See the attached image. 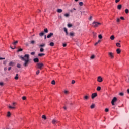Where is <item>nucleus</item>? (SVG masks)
<instances>
[{
	"label": "nucleus",
	"mask_w": 129,
	"mask_h": 129,
	"mask_svg": "<svg viewBox=\"0 0 129 129\" xmlns=\"http://www.w3.org/2000/svg\"><path fill=\"white\" fill-rule=\"evenodd\" d=\"M46 39H47V36L46 35H45L44 39L46 40Z\"/></svg>",
	"instance_id": "nucleus-60"
},
{
	"label": "nucleus",
	"mask_w": 129,
	"mask_h": 129,
	"mask_svg": "<svg viewBox=\"0 0 129 129\" xmlns=\"http://www.w3.org/2000/svg\"><path fill=\"white\" fill-rule=\"evenodd\" d=\"M40 73V70H38L36 72V75H38V74Z\"/></svg>",
	"instance_id": "nucleus-40"
},
{
	"label": "nucleus",
	"mask_w": 129,
	"mask_h": 129,
	"mask_svg": "<svg viewBox=\"0 0 129 129\" xmlns=\"http://www.w3.org/2000/svg\"><path fill=\"white\" fill-rule=\"evenodd\" d=\"M42 118H43V119H44L45 120H46V119H47V117H46V115H43L42 116Z\"/></svg>",
	"instance_id": "nucleus-24"
},
{
	"label": "nucleus",
	"mask_w": 129,
	"mask_h": 129,
	"mask_svg": "<svg viewBox=\"0 0 129 129\" xmlns=\"http://www.w3.org/2000/svg\"><path fill=\"white\" fill-rule=\"evenodd\" d=\"M6 70H7V68H4V71H6Z\"/></svg>",
	"instance_id": "nucleus-63"
},
{
	"label": "nucleus",
	"mask_w": 129,
	"mask_h": 129,
	"mask_svg": "<svg viewBox=\"0 0 129 129\" xmlns=\"http://www.w3.org/2000/svg\"><path fill=\"white\" fill-rule=\"evenodd\" d=\"M120 19H121V20H124V18L123 17H121Z\"/></svg>",
	"instance_id": "nucleus-55"
},
{
	"label": "nucleus",
	"mask_w": 129,
	"mask_h": 129,
	"mask_svg": "<svg viewBox=\"0 0 129 129\" xmlns=\"http://www.w3.org/2000/svg\"><path fill=\"white\" fill-rule=\"evenodd\" d=\"M100 42H101L100 40H99L98 41V42H96V43L95 44V46H96V45H98V44H99V43H100Z\"/></svg>",
	"instance_id": "nucleus-32"
},
{
	"label": "nucleus",
	"mask_w": 129,
	"mask_h": 129,
	"mask_svg": "<svg viewBox=\"0 0 129 129\" xmlns=\"http://www.w3.org/2000/svg\"><path fill=\"white\" fill-rule=\"evenodd\" d=\"M38 56H39V57H43V56H45V54H44V53H39Z\"/></svg>",
	"instance_id": "nucleus-21"
},
{
	"label": "nucleus",
	"mask_w": 129,
	"mask_h": 129,
	"mask_svg": "<svg viewBox=\"0 0 129 129\" xmlns=\"http://www.w3.org/2000/svg\"><path fill=\"white\" fill-rule=\"evenodd\" d=\"M67 46V44H66V43H63V47H65Z\"/></svg>",
	"instance_id": "nucleus-53"
},
{
	"label": "nucleus",
	"mask_w": 129,
	"mask_h": 129,
	"mask_svg": "<svg viewBox=\"0 0 129 129\" xmlns=\"http://www.w3.org/2000/svg\"><path fill=\"white\" fill-rule=\"evenodd\" d=\"M33 61L35 63H38L39 62V58H36L33 59Z\"/></svg>",
	"instance_id": "nucleus-12"
},
{
	"label": "nucleus",
	"mask_w": 129,
	"mask_h": 129,
	"mask_svg": "<svg viewBox=\"0 0 129 129\" xmlns=\"http://www.w3.org/2000/svg\"><path fill=\"white\" fill-rule=\"evenodd\" d=\"M121 8H122V6L121 5H118L117 6L118 10H121Z\"/></svg>",
	"instance_id": "nucleus-17"
},
{
	"label": "nucleus",
	"mask_w": 129,
	"mask_h": 129,
	"mask_svg": "<svg viewBox=\"0 0 129 129\" xmlns=\"http://www.w3.org/2000/svg\"><path fill=\"white\" fill-rule=\"evenodd\" d=\"M96 96H97V93H93L91 95L92 99H94V98H95Z\"/></svg>",
	"instance_id": "nucleus-9"
},
{
	"label": "nucleus",
	"mask_w": 129,
	"mask_h": 129,
	"mask_svg": "<svg viewBox=\"0 0 129 129\" xmlns=\"http://www.w3.org/2000/svg\"><path fill=\"white\" fill-rule=\"evenodd\" d=\"M7 116V117H10V116H11V112H8Z\"/></svg>",
	"instance_id": "nucleus-27"
},
{
	"label": "nucleus",
	"mask_w": 129,
	"mask_h": 129,
	"mask_svg": "<svg viewBox=\"0 0 129 129\" xmlns=\"http://www.w3.org/2000/svg\"><path fill=\"white\" fill-rule=\"evenodd\" d=\"M69 14L68 13H66L64 14V16L66 17V18H68L69 17Z\"/></svg>",
	"instance_id": "nucleus-31"
},
{
	"label": "nucleus",
	"mask_w": 129,
	"mask_h": 129,
	"mask_svg": "<svg viewBox=\"0 0 129 129\" xmlns=\"http://www.w3.org/2000/svg\"><path fill=\"white\" fill-rule=\"evenodd\" d=\"M116 52H117V54H120V52H121V50H120V49L118 48L116 50Z\"/></svg>",
	"instance_id": "nucleus-18"
},
{
	"label": "nucleus",
	"mask_w": 129,
	"mask_h": 129,
	"mask_svg": "<svg viewBox=\"0 0 129 129\" xmlns=\"http://www.w3.org/2000/svg\"><path fill=\"white\" fill-rule=\"evenodd\" d=\"M84 100H88L89 99V95L87 94L83 97Z\"/></svg>",
	"instance_id": "nucleus-8"
},
{
	"label": "nucleus",
	"mask_w": 129,
	"mask_h": 129,
	"mask_svg": "<svg viewBox=\"0 0 129 129\" xmlns=\"http://www.w3.org/2000/svg\"><path fill=\"white\" fill-rule=\"evenodd\" d=\"M44 32H41L40 33H39V36H40V37L43 36V35H44Z\"/></svg>",
	"instance_id": "nucleus-36"
},
{
	"label": "nucleus",
	"mask_w": 129,
	"mask_h": 129,
	"mask_svg": "<svg viewBox=\"0 0 129 129\" xmlns=\"http://www.w3.org/2000/svg\"><path fill=\"white\" fill-rule=\"evenodd\" d=\"M75 83V80H73L72 81V84H74Z\"/></svg>",
	"instance_id": "nucleus-48"
},
{
	"label": "nucleus",
	"mask_w": 129,
	"mask_h": 129,
	"mask_svg": "<svg viewBox=\"0 0 129 129\" xmlns=\"http://www.w3.org/2000/svg\"><path fill=\"white\" fill-rule=\"evenodd\" d=\"M68 92H69L68 91H67V90L64 91L65 94H68Z\"/></svg>",
	"instance_id": "nucleus-54"
},
{
	"label": "nucleus",
	"mask_w": 129,
	"mask_h": 129,
	"mask_svg": "<svg viewBox=\"0 0 129 129\" xmlns=\"http://www.w3.org/2000/svg\"><path fill=\"white\" fill-rule=\"evenodd\" d=\"M45 46H46V44L45 43H42V44H40L39 45V47L40 48H43V47H45Z\"/></svg>",
	"instance_id": "nucleus-13"
},
{
	"label": "nucleus",
	"mask_w": 129,
	"mask_h": 129,
	"mask_svg": "<svg viewBox=\"0 0 129 129\" xmlns=\"http://www.w3.org/2000/svg\"><path fill=\"white\" fill-rule=\"evenodd\" d=\"M51 84H52L53 85H55V84H56V82L55 81V80H53L51 82Z\"/></svg>",
	"instance_id": "nucleus-30"
},
{
	"label": "nucleus",
	"mask_w": 129,
	"mask_h": 129,
	"mask_svg": "<svg viewBox=\"0 0 129 129\" xmlns=\"http://www.w3.org/2000/svg\"><path fill=\"white\" fill-rule=\"evenodd\" d=\"M127 92H128V93H129V89L127 90Z\"/></svg>",
	"instance_id": "nucleus-61"
},
{
	"label": "nucleus",
	"mask_w": 129,
	"mask_h": 129,
	"mask_svg": "<svg viewBox=\"0 0 129 129\" xmlns=\"http://www.w3.org/2000/svg\"><path fill=\"white\" fill-rule=\"evenodd\" d=\"M57 13H62L63 10L61 9H58L57 10Z\"/></svg>",
	"instance_id": "nucleus-20"
},
{
	"label": "nucleus",
	"mask_w": 129,
	"mask_h": 129,
	"mask_svg": "<svg viewBox=\"0 0 129 129\" xmlns=\"http://www.w3.org/2000/svg\"><path fill=\"white\" fill-rule=\"evenodd\" d=\"M31 45H35L36 44V41L35 40H32L30 41Z\"/></svg>",
	"instance_id": "nucleus-14"
},
{
	"label": "nucleus",
	"mask_w": 129,
	"mask_h": 129,
	"mask_svg": "<svg viewBox=\"0 0 129 129\" xmlns=\"http://www.w3.org/2000/svg\"><path fill=\"white\" fill-rule=\"evenodd\" d=\"M79 5H80V6H83V2H80Z\"/></svg>",
	"instance_id": "nucleus-46"
},
{
	"label": "nucleus",
	"mask_w": 129,
	"mask_h": 129,
	"mask_svg": "<svg viewBox=\"0 0 129 129\" xmlns=\"http://www.w3.org/2000/svg\"><path fill=\"white\" fill-rule=\"evenodd\" d=\"M16 104H17L16 102H13L12 104V106H11V105H9L8 108L10 109H16Z\"/></svg>",
	"instance_id": "nucleus-3"
},
{
	"label": "nucleus",
	"mask_w": 129,
	"mask_h": 129,
	"mask_svg": "<svg viewBox=\"0 0 129 129\" xmlns=\"http://www.w3.org/2000/svg\"><path fill=\"white\" fill-rule=\"evenodd\" d=\"M52 124H57V123H59V121L57 120L56 119H53L52 120Z\"/></svg>",
	"instance_id": "nucleus-7"
},
{
	"label": "nucleus",
	"mask_w": 129,
	"mask_h": 129,
	"mask_svg": "<svg viewBox=\"0 0 129 129\" xmlns=\"http://www.w3.org/2000/svg\"><path fill=\"white\" fill-rule=\"evenodd\" d=\"M30 54H31V55H35V52H31Z\"/></svg>",
	"instance_id": "nucleus-50"
},
{
	"label": "nucleus",
	"mask_w": 129,
	"mask_h": 129,
	"mask_svg": "<svg viewBox=\"0 0 129 129\" xmlns=\"http://www.w3.org/2000/svg\"><path fill=\"white\" fill-rule=\"evenodd\" d=\"M98 38H99V39H102V35L101 34H100L98 36Z\"/></svg>",
	"instance_id": "nucleus-37"
},
{
	"label": "nucleus",
	"mask_w": 129,
	"mask_h": 129,
	"mask_svg": "<svg viewBox=\"0 0 129 129\" xmlns=\"http://www.w3.org/2000/svg\"><path fill=\"white\" fill-rule=\"evenodd\" d=\"M125 12L126 14H128V13H129L128 9H125Z\"/></svg>",
	"instance_id": "nucleus-35"
},
{
	"label": "nucleus",
	"mask_w": 129,
	"mask_h": 129,
	"mask_svg": "<svg viewBox=\"0 0 129 129\" xmlns=\"http://www.w3.org/2000/svg\"><path fill=\"white\" fill-rule=\"evenodd\" d=\"M89 20L90 21H92V16H90V18H89Z\"/></svg>",
	"instance_id": "nucleus-52"
},
{
	"label": "nucleus",
	"mask_w": 129,
	"mask_h": 129,
	"mask_svg": "<svg viewBox=\"0 0 129 129\" xmlns=\"http://www.w3.org/2000/svg\"><path fill=\"white\" fill-rule=\"evenodd\" d=\"M43 67H44V64L41 63H37V68H38V69H40V70H41Z\"/></svg>",
	"instance_id": "nucleus-4"
},
{
	"label": "nucleus",
	"mask_w": 129,
	"mask_h": 129,
	"mask_svg": "<svg viewBox=\"0 0 129 129\" xmlns=\"http://www.w3.org/2000/svg\"><path fill=\"white\" fill-rule=\"evenodd\" d=\"M97 81H98V82H102V81H103V80H102V77H101V76L98 77Z\"/></svg>",
	"instance_id": "nucleus-10"
},
{
	"label": "nucleus",
	"mask_w": 129,
	"mask_h": 129,
	"mask_svg": "<svg viewBox=\"0 0 129 129\" xmlns=\"http://www.w3.org/2000/svg\"><path fill=\"white\" fill-rule=\"evenodd\" d=\"M73 10H74L75 11H76V9L73 8Z\"/></svg>",
	"instance_id": "nucleus-64"
},
{
	"label": "nucleus",
	"mask_w": 129,
	"mask_h": 129,
	"mask_svg": "<svg viewBox=\"0 0 129 129\" xmlns=\"http://www.w3.org/2000/svg\"><path fill=\"white\" fill-rule=\"evenodd\" d=\"M64 31L66 34V36H68V31H67V28H64Z\"/></svg>",
	"instance_id": "nucleus-16"
},
{
	"label": "nucleus",
	"mask_w": 129,
	"mask_h": 129,
	"mask_svg": "<svg viewBox=\"0 0 129 129\" xmlns=\"http://www.w3.org/2000/svg\"><path fill=\"white\" fill-rule=\"evenodd\" d=\"M94 58H95V56L94 55H92L91 57V59H94Z\"/></svg>",
	"instance_id": "nucleus-42"
},
{
	"label": "nucleus",
	"mask_w": 129,
	"mask_h": 129,
	"mask_svg": "<svg viewBox=\"0 0 129 129\" xmlns=\"http://www.w3.org/2000/svg\"><path fill=\"white\" fill-rule=\"evenodd\" d=\"M117 23H119L120 22V19L117 18Z\"/></svg>",
	"instance_id": "nucleus-47"
},
{
	"label": "nucleus",
	"mask_w": 129,
	"mask_h": 129,
	"mask_svg": "<svg viewBox=\"0 0 129 129\" xmlns=\"http://www.w3.org/2000/svg\"><path fill=\"white\" fill-rule=\"evenodd\" d=\"M20 59H21L22 61H24L25 62L23 64V66L25 67H27L28 66V64H29V59H30V55L29 54H25L24 57L22 56H19Z\"/></svg>",
	"instance_id": "nucleus-1"
},
{
	"label": "nucleus",
	"mask_w": 129,
	"mask_h": 129,
	"mask_svg": "<svg viewBox=\"0 0 129 129\" xmlns=\"http://www.w3.org/2000/svg\"><path fill=\"white\" fill-rule=\"evenodd\" d=\"M14 79H15V80H18V79H19V74H16V76L14 77Z\"/></svg>",
	"instance_id": "nucleus-15"
},
{
	"label": "nucleus",
	"mask_w": 129,
	"mask_h": 129,
	"mask_svg": "<svg viewBox=\"0 0 129 129\" xmlns=\"http://www.w3.org/2000/svg\"><path fill=\"white\" fill-rule=\"evenodd\" d=\"M108 55L111 59H113V58H114V54L112 52H108Z\"/></svg>",
	"instance_id": "nucleus-5"
},
{
	"label": "nucleus",
	"mask_w": 129,
	"mask_h": 129,
	"mask_svg": "<svg viewBox=\"0 0 129 129\" xmlns=\"http://www.w3.org/2000/svg\"><path fill=\"white\" fill-rule=\"evenodd\" d=\"M110 39L112 40H113L115 39V37L114 35H111L110 37Z\"/></svg>",
	"instance_id": "nucleus-19"
},
{
	"label": "nucleus",
	"mask_w": 129,
	"mask_h": 129,
	"mask_svg": "<svg viewBox=\"0 0 129 129\" xmlns=\"http://www.w3.org/2000/svg\"><path fill=\"white\" fill-rule=\"evenodd\" d=\"M22 99L23 100H26V99H27V98L26 97V96H23L22 97Z\"/></svg>",
	"instance_id": "nucleus-41"
},
{
	"label": "nucleus",
	"mask_w": 129,
	"mask_h": 129,
	"mask_svg": "<svg viewBox=\"0 0 129 129\" xmlns=\"http://www.w3.org/2000/svg\"><path fill=\"white\" fill-rule=\"evenodd\" d=\"M3 85H4V83H3V82H0V86H3Z\"/></svg>",
	"instance_id": "nucleus-51"
},
{
	"label": "nucleus",
	"mask_w": 129,
	"mask_h": 129,
	"mask_svg": "<svg viewBox=\"0 0 129 129\" xmlns=\"http://www.w3.org/2000/svg\"><path fill=\"white\" fill-rule=\"evenodd\" d=\"M97 91H100V90H101V87H100V86L98 87L97 88Z\"/></svg>",
	"instance_id": "nucleus-28"
},
{
	"label": "nucleus",
	"mask_w": 129,
	"mask_h": 129,
	"mask_svg": "<svg viewBox=\"0 0 129 129\" xmlns=\"http://www.w3.org/2000/svg\"><path fill=\"white\" fill-rule=\"evenodd\" d=\"M40 52H44V48H43L42 47H41L40 49Z\"/></svg>",
	"instance_id": "nucleus-34"
},
{
	"label": "nucleus",
	"mask_w": 129,
	"mask_h": 129,
	"mask_svg": "<svg viewBox=\"0 0 129 129\" xmlns=\"http://www.w3.org/2000/svg\"><path fill=\"white\" fill-rule=\"evenodd\" d=\"M23 51V49L20 48L17 50V52H22Z\"/></svg>",
	"instance_id": "nucleus-38"
},
{
	"label": "nucleus",
	"mask_w": 129,
	"mask_h": 129,
	"mask_svg": "<svg viewBox=\"0 0 129 129\" xmlns=\"http://www.w3.org/2000/svg\"><path fill=\"white\" fill-rule=\"evenodd\" d=\"M13 44V45H16V44H18V41H16Z\"/></svg>",
	"instance_id": "nucleus-49"
},
{
	"label": "nucleus",
	"mask_w": 129,
	"mask_h": 129,
	"mask_svg": "<svg viewBox=\"0 0 129 129\" xmlns=\"http://www.w3.org/2000/svg\"><path fill=\"white\" fill-rule=\"evenodd\" d=\"M17 67H18V68H21V64H17Z\"/></svg>",
	"instance_id": "nucleus-44"
},
{
	"label": "nucleus",
	"mask_w": 129,
	"mask_h": 129,
	"mask_svg": "<svg viewBox=\"0 0 129 129\" xmlns=\"http://www.w3.org/2000/svg\"><path fill=\"white\" fill-rule=\"evenodd\" d=\"M119 95L120 96H123V95H124V94H123V93H119Z\"/></svg>",
	"instance_id": "nucleus-45"
},
{
	"label": "nucleus",
	"mask_w": 129,
	"mask_h": 129,
	"mask_svg": "<svg viewBox=\"0 0 129 129\" xmlns=\"http://www.w3.org/2000/svg\"><path fill=\"white\" fill-rule=\"evenodd\" d=\"M63 108H64V109H67V108L66 107H64Z\"/></svg>",
	"instance_id": "nucleus-62"
},
{
	"label": "nucleus",
	"mask_w": 129,
	"mask_h": 129,
	"mask_svg": "<svg viewBox=\"0 0 129 129\" xmlns=\"http://www.w3.org/2000/svg\"><path fill=\"white\" fill-rule=\"evenodd\" d=\"M120 0H115V3H117L118 2H119Z\"/></svg>",
	"instance_id": "nucleus-57"
},
{
	"label": "nucleus",
	"mask_w": 129,
	"mask_h": 129,
	"mask_svg": "<svg viewBox=\"0 0 129 129\" xmlns=\"http://www.w3.org/2000/svg\"><path fill=\"white\" fill-rule=\"evenodd\" d=\"M117 98L116 97H114L112 100L111 103L112 105H115L114 102H116Z\"/></svg>",
	"instance_id": "nucleus-6"
},
{
	"label": "nucleus",
	"mask_w": 129,
	"mask_h": 129,
	"mask_svg": "<svg viewBox=\"0 0 129 129\" xmlns=\"http://www.w3.org/2000/svg\"><path fill=\"white\" fill-rule=\"evenodd\" d=\"M53 35H54V33H49V34L47 35V38L48 39H50V38H51V37H52V36H53Z\"/></svg>",
	"instance_id": "nucleus-11"
},
{
	"label": "nucleus",
	"mask_w": 129,
	"mask_h": 129,
	"mask_svg": "<svg viewBox=\"0 0 129 129\" xmlns=\"http://www.w3.org/2000/svg\"><path fill=\"white\" fill-rule=\"evenodd\" d=\"M105 112H108V111H109V110L108 109V108H106L105 109Z\"/></svg>",
	"instance_id": "nucleus-43"
},
{
	"label": "nucleus",
	"mask_w": 129,
	"mask_h": 129,
	"mask_svg": "<svg viewBox=\"0 0 129 129\" xmlns=\"http://www.w3.org/2000/svg\"><path fill=\"white\" fill-rule=\"evenodd\" d=\"M70 36L71 37H73V36H74V33L73 32H71V33H70Z\"/></svg>",
	"instance_id": "nucleus-29"
},
{
	"label": "nucleus",
	"mask_w": 129,
	"mask_h": 129,
	"mask_svg": "<svg viewBox=\"0 0 129 129\" xmlns=\"http://www.w3.org/2000/svg\"><path fill=\"white\" fill-rule=\"evenodd\" d=\"M5 58L0 57V60H5Z\"/></svg>",
	"instance_id": "nucleus-58"
},
{
	"label": "nucleus",
	"mask_w": 129,
	"mask_h": 129,
	"mask_svg": "<svg viewBox=\"0 0 129 129\" xmlns=\"http://www.w3.org/2000/svg\"><path fill=\"white\" fill-rule=\"evenodd\" d=\"M92 25H93L94 28H97V27H98L99 26H100V25H101V23L97 22L96 21H94L92 23Z\"/></svg>",
	"instance_id": "nucleus-2"
},
{
	"label": "nucleus",
	"mask_w": 129,
	"mask_h": 129,
	"mask_svg": "<svg viewBox=\"0 0 129 129\" xmlns=\"http://www.w3.org/2000/svg\"><path fill=\"white\" fill-rule=\"evenodd\" d=\"M14 65V62L13 61H11L9 63V66H13Z\"/></svg>",
	"instance_id": "nucleus-25"
},
{
	"label": "nucleus",
	"mask_w": 129,
	"mask_h": 129,
	"mask_svg": "<svg viewBox=\"0 0 129 129\" xmlns=\"http://www.w3.org/2000/svg\"><path fill=\"white\" fill-rule=\"evenodd\" d=\"M25 45H26V46H29V43H26L25 44Z\"/></svg>",
	"instance_id": "nucleus-59"
},
{
	"label": "nucleus",
	"mask_w": 129,
	"mask_h": 129,
	"mask_svg": "<svg viewBox=\"0 0 129 129\" xmlns=\"http://www.w3.org/2000/svg\"><path fill=\"white\" fill-rule=\"evenodd\" d=\"M11 69H12V67H10L9 68H8L9 71H10V70H11Z\"/></svg>",
	"instance_id": "nucleus-56"
},
{
	"label": "nucleus",
	"mask_w": 129,
	"mask_h": 129,
	"mask_svg": "<svg viewBox=\"0 0 129 129\" xmlns=\"http://www.w3.org/2000/svg\"><path fill=\"white\" fill-rule=\"evenodd\" d=\"M116 46H117V47H119V48L121 47V46H120V44L118 42L116 43Z\"/></svg>",
	"instance_id": "nucleus-23"
},
{
	"label": "nucleus",
	"mask_w": 129,
	"mask_h": 129,
	"mask_svg": "<svg viewBox=\"0 0 129 129\" xmlns=\"http://www.w3.org/2000/svg\"><path fill=\"white\" fill-rule=\"evenodd\" d=\"M68 28H71L72 27V24H68Z\"/></svg>",
	"instance_id": "nucleus-39"
},
{
	"label": "nucleus",
	"mask_w": 129,
	"mask_h": 129,
	"mask_svg": "<svg viewBox=\"0 0 129 129\" xmlns=\"http://www.w3.org/2000/svg\"><path fill=\"white\" fill-rule=\"evenodd\" d=\"M44 33H48V29H47V28L44 29Z\"/></svg>",
	"instance_id": "nucleus-33"
},
{
	"label": "nucleus",
	"mask_w": 129,
	"mask_h": 129,
	"mask_svg": "<svg viewBox=\"0 0 129 129\" xmlns=\"http://www.w3.org/2000/svg\"><path fill=\"white\" fill-rule=\"evenodd\" d=\"M91 109H93V108H94V107H95V104H93L92 105H91Z\"/></svg>",
	"instance_id": "nucleus-22"
},
{
	"label": "nucleus",
	"mask_w": 129,
	"mask_h": 129,
	"mask_svg": "<svg viewBox=\"0 0 129 129\" xmlns=\"http://www.w3.org/2000/svg\"><path fill=\"white\" fill-rule=\"evenodd\" d=\"M49 45L51 46V47H54V45H55V44L54 42H50Z\"/></svg>",
	"instance_id": "nucleus-26"
}]
</instances>
